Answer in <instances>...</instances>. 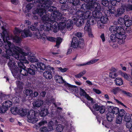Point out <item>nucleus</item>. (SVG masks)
Masks as SVG:
<instances>
[{"label": "nucleus", "instance_id": "nucleus-1", "mask_svg": "<svg viewBox=\"0 0 132 132\" xmlns=\"http://www.w3.org/2000/svg\"><path fill=\"white\" fill-rule=\"evenodd\" d=\"M58 14L56 12L52 14L45 12L44 14L45 15L42 16L41 19L46 23L41 26V30L49 31L52 29L54 33L56 32L58 26V23L56 21L60 20V14L59 13Z\"/></svg>", "mask_w": 132, "mask_h": 132}, {"label": "nucleus", "instance_id": "nucleus-2", "mask_svg": "<svg viewBox=\"0 0 132 132\" xmlns=\"http://www.w3.org/2000/svg\"><path fill=\"white\" fill-rule=\"evenodd\" d=\"M43 0H39L38 1H39V2L43 3L40 6V7H39V8H38L35 10V12L36 13L38 14L40 16H41L44 14L46 12V10H47V12L48 13L49 12H50L51 13H50V14H53L56 12L57 13V14H59L58 13H60V20H61V14L58 11H56V8L55 7L50 6L51 2L50 1V0H46L44 1Z\"/></svg>", "mask_w": 132, "mask_h": 132}, {"label": "nucleus", "instance_id": "nucleus-3", "mask_svg": "<svg viewBox=\"0 0 132 132\" xmlns=\"http://www.w3.org/2000/svg\"><path fill=\"white\" fill-rule=\"evenodd\" d=\"M6 54L3 55V56L6 59V62L7 63L13 75L14 76V75H15V72L18 67H17L13 59L10 57H11V55L13 54L11 50L7 49L6 51Z\"/></svg>", "mask_w": 132, "mask_h": 132}, {"label": "nucleus", "instance_id": "nucleus-4", "mask_svg": "<svg viewBox=\"0 0 132 132\" xmlns=\"http://www.w3.org/2000/svg\"><path fill=\"white\" fill-rule=\"evenodd\" d=\"M14 32L15 36L13 37V40L16 43H20L21 38L28 36L30 33L29 30H24L23 31L16 28H15Z\"/></svg>", "mask_w": 132, "mask_h": 132}, {"label": "nucleus", "instance_id": "nucleus-5", "mask_svg": "<svg viewBox=\"0 0 132 132\" xmlns=\"http://www.w3.org/2000/svg\"><path fill=\"white\" fill-rule=\"evenodd\" d=\"M109 30L112 33L118 34V36L122 39L125 40L126 38L125 31L121 26H111L109 29Z\"/></svg>", "mask_w": 132, "mask_h": 132}, {"label": "nucleus", "instance_id": "nucleus-6", "mask_svg": "<svg viewBox=\"0 0 132 132\" xmlns=\"http://www.w3.org/2000/svg\"><path fill=\"white\" fill-rule=\"evenodd\" d=\"M115 42H117L120 45L123 44L125 42V40L121 38L119 36H118V34H112L110 36V39L109 40V42L111 46L113 48H116V47L114 43Z\"/></svg>", "mask_w": 132, "mask_h": 132}, {"label": "nucleus", "instance_id": "nucleus-7", "mask_svg": "<svg viewBox=\"0 0 132 132\" xmlns=\"http://www.w3.org/2000/svg\"><path fill=\"white\" fill-rule=\"evenodd\" d=\"M14 47L15 50L19 51L20 53L21 54L20 59L19 60V62H18V65H19V63H21L22 64H24V63H28V62L24 56L29 55V52H23L20 48L17 46H14Z\"/></svg>", "mask_w": 132, "mask_h": 132}, {"label": "nucleus", "instance_id": "nucleus-8", "mask_svg": "<svg viewBox=\"0 0 132 132\" xmlns=\"http://www.w3.org/2000/svg\"><path fill=\"white\" fill-rule=\"evenodd\" d=\"M2 33H1L3 38V40L4 42V45H5V47L6 49L10 48V46H11V43L8 40L9 39V37L8 33L6 27L3 26L2 27Z\"/></svg>", "mask_w": 132, "mask_h": 132}, {"label": "nucleus", "instance_id": "nucleus-9", "mask_svg": "<svg viewBox=\"0 0 132 132\" xmlns=\"http://www.w3.org/2000/svg\"><path fill=\"white\" fill-rule=\"evenodd\" d=\"M38 114V113H36L35 111L33 110H31L29 111L28 110L27 114L28 121L32 123L36 122L38 120V119L36 117Z\"/></svg>", "mask_w": 132, "mask_h": 132}, {"label": "nucleus", "instance_id": "nucleus-10", "mask_svg": "<svg viewBox=\"0 0 132 132\" xmlns=\"http://www.w3.org/2000/svg\"><path fill=\"white\" fill-rule=\"evenodd\" d=\"M18 67L15 72V75L14 76H16L17 74H20L23 76H26L28 75V70L24 64H22L21 63H19Z\"/></svg>", "mask_w": 132, "mask_h": 132}, {"label": "nucleus", "instance_id": "nucleus-11", "mask_svg": "<svg viewBox=\"0 0 132 132\" xmlns=\"http://www.w3.org/2000/svg\"><path fill=\"white\" fill-rule=\"evenodd\" d=\"M76 14L78 17H82V18L85 20L88 18L91 14V12L89 10L85 12L79 10L77 12Z\"/></svg>", "mask_w": 132, "mask_h": 132}, {"label": "nucleus", "instance_id": "nucleus-12", "mask_svg": "<svg viewBox=\"0 0 132 132\" xmlns=\"http://www.w3.org/2000/svg\"><path fill=\"white\" fill-rule=\"evenodd\" d=\"M100 20L97 22V26L100 28H103L104 24L107 23L108 21V19L106 16H102Z\"/></svg>", "mask_w": 132, "mask_h": 132}, {"label": "nucleus", "instance_id": "nucleus-13", "mask_svg": "<svg viewBox=\"0 0 132 132\" xmlns=\"http://www.w3.org/2000/svg\"><path fill=\"white\" fill-rule=\"evenodd\" d=\"M79 93L81 96H84L88 100L91 102V103L93 104L95 103V101L93 100V99L87 94L85 90L81 88H80L79 90Z\"/></svg>", "mask_w": 132, "mask_h": 132}, {"label": "nucleus", "instance_id": "nucleus-14", "mask_svg": "<svg viewBox=\"0 0 132 132\" xmlns=\"http://www.w3.org/2000/svg\"><path fill=\"white\" fill-rule=\"evenodd\" d=\"M90 10L93 11H100L101 9L100 4L97 2H94L93 3L89 5Z\"/></svg>", "mask_w": 132, "mask_h": 132}, {"label": "nucleus", "instance_id": "nucleus-15", "mask_svg": "<svg viewBox=\"0 0 132 132\" xmlns=\"http://www.w3.org/2000/svg\"><path fill=\"white\" fill-rule=\"evenodd\" d=\"M47 39L49 41L53 42H56V44L55 46V47L57 46L58 48L60 44L62 41V39L60 37H59L56 38H55L53 37H47Z\"/></svg>", "mask_w": 132, "mask_h": 132}, {"label": "nucleus", "instance_id": "nucleus-16", "mask_svg": "<svg viewBox=\"0 0 132 132\" xmlns=\"http://www.w3.org/2000/svg\"><path fill=\"white\" fill-rule=\"evenodd\" d=\"M91 104L92 105H93V108L95 110L97 111H100L99 112L101 114L105 112V107L103 105L100 106L98 105L95 102V103L93 104H92L91 103Z\"/></svg>", "mask_w": 132, "mask_h": 132}, {"label": "nucleus", "instance_id": "nucleus-17", "mask_svg": "<svg viewBox=\"0 0 132 132\" xmlns=\"http://www.w3.org/2000/svg\"><path fill=\"white\" fill-rule=\"evenodd\" d=\"M28 74L29 73L31 75H35L36 72L37 70V68L35 65L31 64L29 68H27Z\"/></svg>", "mask_w": 132, "mask_h": 132}, {"label": "nucleus", "instance_id": "nucleus-18", "mask_svg": "<svg viewBox=\"0 0 132 132\" xmlns=\"http://www.w3.org/2000/svg\"><path fill=\"white\" fill-rule=\"evenodd\" d=\"M40 116L42 117H44L48 114L49 113L47 109H46L45 106H42L40 108Z\"/></svg>", "mask_w": 132, "mask_h": 132}, {"label": "nucleus", "instance_id": "nucleus-19", "mask_svg": "<svg viewBox=\"0 0 132 132\" xmlns=\"http://www.w3.org/2000/svg\"><path fill=\"white\" fill-rule=\"evenodd\" d=\"M79 43V39L76 37H73L72 38L71 44V46L74 48H76L78 46Z\"/></svg>", "mask_w": 132, "mask_h": 132}, {"label": "nucleus", "instance_id": "nucleus-20", "mask_svg": "<svg viewBox=\"0 0 132 132\" xmlns=\"http://www.w3.org/2000/svg\"><path fill=\"white\" fill-rule=\"evenodd\" d=\"M128 3H131L132 4V0H128ZM122 6L125 8V10L127 11H129L132 10V5L128 3L127 4H122Z\"/></svg>", "mask_w": 132, "mask_h": 132}, {"label": "nucleus", "instance_id": "nucleus-21", "mask_svg": "<svg viewBox=\"0 0 132 132\" xmlns=\"http://www.w3.org/2000/svg\"><path fill=\"white\" fill-rule=\"evenodd\" d=\"M100 11H93L92 12V15L94 18L96 19H100L102 16V13Z\"/></svg>", "mask_w": 132, "mask_h": 132}, {"label": "nucleus", "instance_id": "nucleus-22", "mask_svg": "<svg viewBox=\"0 0 132 132\" xmlns=\"http://www.w3.org/2000/svg\"><path fill=\"white\" fill-rule=\"evenodd\" d=\"M108 110L110 112L112 113L113 115L118 114L119 111V109L118 108L111 106H110L108 108Z\"/></svg>", "mask_w": 132, "mask_h": 132}, {"label": "nucleus", "instance_id": "nucleus-23", "mask_svg": "<svg viewBox=\"0 0 132 132\" xmlns=\"http://www.w3.org/2000/svg\"><path fill=\"white\" fill-rule=\"evenodd\" d=\"M67 89L71 92H74L76 93L78 92V89L76 86L69 84L68 85Z\"/></svg>", "mask_w": 132, "mask_h": 132}, {"label": "nucleus", "instance_id": "nucleus-24", "mask_svg": "<svg viewBox=\"0 0 132 132\" xmlns=\"http://www.w3.org/2000/svg\"><path fill=\"white\" fill-rule=\"evenodd\" d=\"M121 7L117 9L116 14V16L118 17L123 14L125 12V8L122 6V4L121 5Z\"/></svg>", "mask_w": 132, "mask_h": 132}, {"label": "nucleus", "instance_id": "nucleus-25", "mask_svg": "<svg viewBox=\"0 0 132 132\" xmlns=\"http://www.w3.org/2000/svg\"><path fill=\"white\" fill-rule=\"evenodd\" d=\"M106 118L108 121L112 122L114 119V116L112 113L109 111L106 114Z\"/></svg>", "mask_w": 132, "mask_h": 132}, {"label": "nucleus", "instance_id": "nucleus-26", "mask_svg": "<svg viewBox=\"0 0 132 132\" xmlns=\"http://www.w3.org/2000/svg\"><path fill=\"white\" fill-rule=\"evenodd\" d=\"M55 80L56 81L59 83H63L65 82V81L63 79L62 77L58 75H56L54 77Z\"/></svg>", "mask_w": 132, "mask_h": 132}, {"label": "nucleus", "instance_id": "nucleus-27", "mask_svg": "<svg viewBox=\"0 0 132 132\" xmlns=\"http://www.w3.org/2000/svg\"><path fill=\"white\" fill-rule=\"evenodd\" d=\"M57 126L56 130L57 132H61L63 130V127L60 124H58L59 122L57 120H56L54 122Z\"/></svg>", "mask_w": 132, "mask_h": 132}, {"label": "nucleus", "instance_id": "nucleus-28", "mask_svg": "<svg viewBox=\"0 0 132 132\" xmlns=\"http://www.w3.org/2000/svg\"><path fill=\"white\" fill-rule=\"evenodd\" d=\"M36 65V68H37L38 71H39V69L40 70H44L46 68L45 65L42 62H38L37 63Z\"/></svg>", "mask_w": 132, "mask_h": 132}, {"label": "nucleus", "instance_id": "nucleus-29", "mask_svg": "<svg viewBox=\"0 0 132 132\" xmlns=\"http://www.w3.org/2000/svg\"><path fill=\"white\" fill-rule=\"evenodd\" d=\"M52 72L51 71H46L44 72L43 74L44 77L47 79H50L52 77L51 74Z\"/></svg>", "mask_w": 132, "mask_h": 132}, {"label": "nucleus", "instance_id": "nucleus-30", "mask_svg": "<svg viewBox=\"0 0 132 132\" xmlns=\"http://www.w3.org/2000/svg\"><path fill=\"white\" fill-rule=\"evenodd\" d=\"M24 94L26 96L32 97L33 96L32 90L31 89H26L23 91Z\"/></svg>", "mask_w": 132, "mask_h": 132}, {"label": "nucleus", "instance_id": "nucleus-31", "mask_svg": "<svg viewBox=\"0 0 132 132\" xmlns=\"http://www.w3.org/2000/svg\"><path fill=\"white\" fill-rule=\"evenodd\" d=\"M11 46H10V48H9L8 49H10L12 50V52L13 53V54L12 55H13V56L14 57L15 59L17 60H19L20 59V57L21 54L20 53H16L15 54H14L13 53V52L12 51H13V52H14V50L13 49H14V47L13 48H12V47H11Z\"/></svg>", "mask_w": 132, "mask_h": 132}, {"label": "nucleus", "instance_id": "nucleus-32", "mask_svg": "<svg viewBox=\"0 0 132 132\" xmlns=\"http://www.w3.org/2000/svg\"><path fill=\"white\" fill-rule=\"evenodd\" d=\"M16 83L17 86V90H18L19 92H21L23 88V85L22 82L19 81H16Z\"/></svg>", "mask_w": 132, "mask_h": 132}, {"label": "nucleus", "instance_id": "nucleus-33", "mask_svg": "<svg viewBox=\"0 0 132 132\" xmlns=\"http://www.w3.org/2000/svg\"><path fill=\"white\" fill-rule=\"evenodd\" d=\"M89 25H86L84 28V30H85L88 31V34L89 36L90 37H92L93 36V34L91 32V29L89 26Z\"/></svg>", "mask_w": 132, "mask_h": 132}, {"label": "nucleus", "instance_id": "nucleus-34", "mask_svg": "<svg viewBox=\"0 0 132 132\" xmlns=\"http://www.w3.org/2000/svg\"><path fill=\"white\" fill-rule=\"evenodd\" d=\"M116 85L118 86H120L123 84V81L122 79L118 77L115 80Z\"/></svg>", "mask_w": 132, "mask_h": 132}, {"label": "nucleus", "instance_id": "nucleus-35", "mask_svg": "<svg viewBox=\"0 0 132 132\" xmlns=\"http://www.w3.org/2000/svg\"><path fill=\"white\" fill-rule=\"evenodd\" d=\"M28 112V110L20 109H19V111L18 113L20 114L22 116H24L27 114Z\"/></svg>", "mask_w": 132, "mask_h": 132}, {"label": "nucleus", "instance_id": "nucleus-36", "mask_svg": "<svg viewBox=\"0 0 132 132\" xmlns=\"http://www.w3.org/2000/svg\"><path fill=\"white\" fill-rule=\"evenodd\" d=\"M85 45L84 40H82L81 38H80L78 47L81 49H83L85 47Z\"/></svg>", "mask_w": 132, "mask_h": 132}, {"label": "nucleus", "instance_id": "nucleus-37", "mask_svg": "<svg viewBox=\"0 0 132 132\" xmlns=\"http://www.w3.org/2000/svg\"><path fill=\"white\" fill-rule=\"evenodd\" d=\"M89 20H88L87 22L86 23V25H89V26L90 27V25H93L95 21V19H93V17H91L88 19Z\"/></svg>", "mask_w": 132, "mask_h": 132}, {"label": "nucleus", "instance_id": "nucleus-38", "mask_svg": "<svg viewBox=\"0 0 132 132\" xmlns=\"http://www.w3.org/2000/svg\"><path fill=\"white\" fill-rule=\"evenodd\" d=\"M43 104V101L39 100L36 102L34 105L35 107L39 108L41 106V107L42 106H42Z\"/></svg>", "mask_w": 132, "mask_h": 132}, {"label": "nucleus", "instance_id": "nucleus-39", "mask_svg": "<svg viewBox=\"0 0 132 132\" xmlns=\"http://www.w3.org/2000/svg\"><path fill=\"white\" fill-rule=\"evenodd\" d=\"M3 104L8 109L9 108H10L12 104V102L10 100H7L5 101L4 103V102Z\"/></svg>", "mask_w": 132, "mask_h": 132}, {"label": "nucleus", "instance_id": "nucleus-40", "mask_svg": "<svg viewBox=\"0 0 132 132\" xmlns=\"http://www.w3.org/2000/svg\"><path fill=\"white\" fill-rule=\"evenodd\" d=\"M11 111L12 114L16 115L18 113L19 110L17 107H13L11 108Z\"/></svg>", "mask_w": 132, "mask_h": 132}, {"label": "nucleus", "instance_id": "nucleus-41", "mask_svg": "<svg viewBox=\"0 0 132 132\" xmlns=\"http://www.w3.org/2000/svg\"><path fill=\"white\" fill-rule=\"evenodd\" d=\"M77 20L76 25L77 26H79L82 25L84 22V19L82 18V17H79Z\"/></svg>", "mask_w": 132, "mask_h": 132}, {"label": "nucleus", "instance_id": "nucleus-42", "mask_svg": "<svg viewBox=\"0 0 132 132\" xmlns=\"http://www.w3.org/2000/svg\"><path fill=\"white\" fill-rule=\"evenodd\" d=\"M121 91H122V90H121L120 88L119 87H118L113 88L111 90V92L114 94H116L120 91L121 92Z\"/></svg>", "mask_w": 132, "mask_h": 132}, {"label": "nucleus", "instance_id": "nucleus-43", "mask_svg": "<svg viewBox=\"0 0 132 132\" xmlns=\"http://www.w3.org/2000/svg\"><path fill=\"white\" fill-rule=\"evenodd\" d=\"M65 23H66V26L68 28L71 27V26L73 23L72 20H68Z\"/></svg>", "mask_w": 132, "mask_h": 132}, {"label": "nucleus", "instance_id": "nucleus-44", "mask_svg": "<svg viewBox=\"0 0 132 132\" xmlns=\"http://www.w3.org/2000/svg\"><path fill=\"white\" fill-rule=\"evenodd\" d=\"M122 117L118 116L116 118V123L117 124H120L122 123Z\"/></svg>", "mask_w": 132, "mask_h": 132}, {"label": "nucleus", "instance_id": "nucleus-45", "mask_svg": "<svg viewBox=\"0 0 132 132\" xmlns=\"http://www.w3.org/2000/svg\"><path fill=\"white\" fill-rule=\"evenodd\" d=\"M86 71L85 70H84L80 72L78 74H77L75 75V77L77 78H80L82 76L84 75L86 73Z\"/></svg>", "mask_w": 132, "mask_h": 132}, {"label": "nucleus", "instance_id": "nucleus-46", "mask_svg": "<svg viewBox=\"0 0 132 132\" xmlns=\"http://www.w3.org/2000/svg\"><path fill=\"white\" fill-rule=\"evenodd\" d=\"M48 129L49 131L53 130L54 126V125H53L52 121H51L49 122L48 124Z\"/></svg>", "mask_w": 132, "mask_h": 132}, {"label": "nucleus", "instance_id": "nucleus-47", "mask_svg": "<svg viewBox=\"0 0 132 132\" xmlns=\"http://www.w3.org/2000/svg\"><path fill=\"white\" fill-rule=\"evenodd\" d=\"M60 23H61V22H60ZM61 23L59 25L58 24V26L57 30H57H58V27H59V28H61L62 29H64L66 26V23L65 22H61Z\"/></svg>", "mask_w": 132, "mask_h": 132}, {"label": "nucleus", "instance_id": "nucleus-48", "mask_svg": "<svg viewBox=\"0 0 132 132\" xmlns=\"http://www.w3.org/2000/svg\"><path fill=\"white\" fill-rule=\"evenodd\" d=\"M111 0H104L102 1V4L103 6L105 7L109 6V3H110Z\"/></svg>", "mask_w": 132, "mask_h": 132}, {"label": "nucleus", "instance_id": "nucleus-49", "mask_svg": "<svg viewBox=\"0 0 132 132\" xmlns=\"http://www.w3.org/2000/svg\"><path fill=\"white\" fill-rule=\"evenodd\" d=\"M81 9H82L83 10H90V8L89 7V5H87L86 4H82L81 7Z\"/></svg>", "mask_w": 132, "mask_h": 132}, {"label": "nucleus", "instance_id": "nucleus-50", "mask_svg": "<svg viewBox=\"0 0 132 132\" xmlns=\"http://www.w3.org/2000/svg\"><path fill=\"white\" fill-rule=\"evenodd\" d=\"M116 8L114 7H112L111 8L109 9L107 12H109L110 14H113L116 12Z\"/></svg>", "mask_w": 132, "mask_h": 132}, {"label": "nucleus", "instance_id": "nucleus-51", "mask_svg": "<svg viewBox=\"0 0 132 132\" xmlns=\"http://www.w3.org/2000/svg\"><path fill=\"white\" fill-rule=\"evenodd\" d=\"M121 75L124 78L128 81H130V79L129 78L127 74L125 73L121 72Z\"/></svg>", "mask_w": 132, "mask_h": 132}, {"label": "nucleus", "instance_id": "nucleus-52", "mask_svg": "<svg viewBox=\"0 0 132 132\" xmlns=\"http://www.w3.org/2000/svg\"><path fill=\"white\" fill-rule=\"evenodd\" d=\"M34 34H35V37L38 39H39L40 37H41V35L40 32L38 30L35 31L34 32Z\"/></svg>", "mask_w": 132, "mask_h": 132}, {"label": "nucleus", "instance_id": "nucleus-53", "mask_svg": "<svg viewBox=\"0 0 132 132\" xmlns=\"http://www.w3.org/2000/svg\"><path fill=\"white\" fill-rule=\"evenodd\" d=\"M8 110L7 108L3 104V105L1 107H0V112L4 113Z\"/></svg>", "mask_w": 132, "mask_h": 132}, {"label": "nucleus", "instance_id": "nucleus-54", "mask_svg": "<svg viewBox=\"0 0 132 132\" xmlns=\"http://www.w3.org/2000/svg\"><path fill=\"white\" fill-rule=\"evenodd\" d=\"M118 22L120 24L123 25L125 24V21L123 18H119L118 20Z\"/></svg>", "mask_w": 132, "mask_h": 132}, {"label": "nucleus", "instance_id": "nucleus-55", "mask_svg": "<svg viewBox=\"0 0 132 132\" xmlns=\"http://www.w3.org/2000/svg\"><path fill=\"white\" fill-rule=\"evenodd\" d=\"M125 24L127 27L130 26L132 25V20H129L127 21H125Z\"/></svg>", "mask_w": 132, "mask_h": 132}, {"label": "nucleus", "instance_id": "nucleus-56", "mask_svg": "<svg viewBox=\"0 0 132 132\" xmlns=\"http://www.w3.org/2000/svg\"><path fill=\"white\" fill-rule=\"evenodd\" d=\"M126 113L125 111L123 109H121L119 112L118 116H120L122 117Z\"/></svg>", "mask_w": 132, "mask_h": 132}, {"label": "nucleus", "instance_id": "nucleus-57", "mask_svg": "<svg viewBox=\"0 0 132 132\" xmlns=\"http://www.w3.org/2000/svg\"><path fill=\"white\" fill-rule=\"evenodd\" d=\"M126 122V126L127 128L130 129L132 125V121H130Z\"/></svg>", "mask_w": 132, "mask_h": 132}, {"label": "nucleus", "instance_id": "nucleus-58", "mask_svg": "<svg viewBox=\"0 0 132 132\" xmlns=\"http://www.w3.org/2000/svg\"><path fill=\"white\" fill-rule=\"evenodd\" d=\"M69 7L68 5H63L61 7V10L62 11L66 10H67Z\"/></svg>", "mask_w": 132, "mask_h": 132}, {"label": "nucleus", "instance_id": "nucleus-59", "mask_svg": "<svg viewBox=\"0 0 132 132\" xmlns=\"http://www.w3.org/2000/svg\"><path fill=\"white\" fill-rule=\"evenodd\" d=\"M2 98L4 100H9L11 99V97H10V95H6L4 94L2 96V98H1V99H2Z\"/></svg>", "mask_w": 132, "mask_h": 132}, {"label": "nucleus", "instance_id": "nucleus-60", "mask_svg": "<svg viewBox=\"0 0 132 132\" xmlns=\"http://www.w3.org/2000/svg\"><path fill=\"white\" fill-rule=\"evenodd\" d=\"M121 93H122L124 95H126L130 97L132 96V95L131 93L122 90V91H121Z\"/></svg>", "mask_w": 132, "mask_h": 132}, {"label": "nucleus", "instance_id": "nucleus-61", "mask_svg": "<svg viewBox=\"0 0 132 132\" xmlns=\"http://www.w3.org/2000/svg\"><path fill=\"white\" fill-rule=\"evenodd\" d=\"M109 76L112 78H115L117 76V73L113 72H110Z\"/></svg>", "mask_w": 132, "mask_h": 132}, {"label": "nucleus", "instance_id": "nucleus-62", "mask_svg": "<svg viewBox=\"0 0 132 132\" xmlns=\"http://www.w3.org/2000/svg\"><path fill=\"white\" fill-rule=\"evenodd\" d=\"M41 129V132H48L49 130L47 128L45 127H43Z\"/></svg>", "mask_w": 132, "mask_h": 132}, {"label": "nucleus", "instance_id": "nucleus-63", "mask_svg": "<svg viewBox=\"0 0 132 132\" xmlns=\"http://www.w3.org/2000/svg\"><path fill=\"white\" fill-rule=\"evenodd\" d=\"M98 60V59H95L94 60H93L88 62H87V64H93L97 62Z\"/></svg>", "mask_w": 132, "mask_h": 132}, {"label": "nucleus", "instance_id": "nucleus-64", "mask_svg": "<svg viewBox=\"0 0 132 132\" xmlns=\"http://www.w3.org/2000/svg\"><path fill=\"white\" fill-rule=\"evenodd\" d=\"M11 99L12 102L13 103H17L18 102V98L16 97H15L12 98H11Z\"/></svg>", "mask_w": 132, "mask_h": 132}]
</instances>
